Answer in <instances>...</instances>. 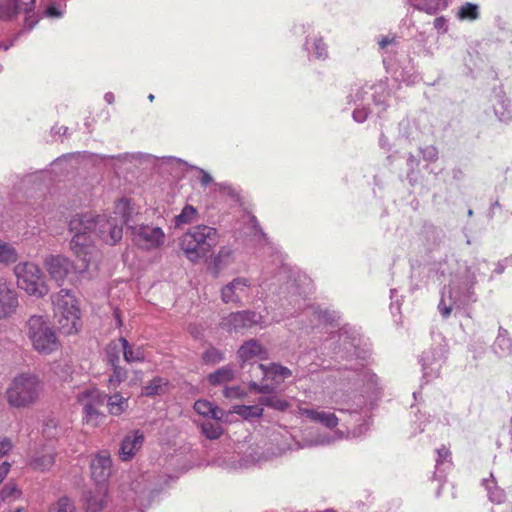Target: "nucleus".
<instances>
[{
	"mask_svg": "<svg viewBox=\"0 0 512 512\" xmlns=\"http://www.w3.org/2000/svg\"><path fill=\"white\" fill-rule=\"evenodd\" d=\"M131 222V208L127 199L116 202L114 216L95 215L87 212L74 216L69 222L70 232L73 233L70 248L82 264L79 271L88 268L94 251L96 239L109 245H115L122 239L123 225Z\"/></svg>",
	"mask_w": 512,
	"mask_h": 512,
	"instance_id": "obj_1",
	"label": "nucleus"
},
{
	"mask_svg": "<svg viewBox=\"0 0 512 512\" xmlns=\"http://www.w3.org/2000/svg\"><path fill=\"white\" fill-rule=\"evenodd\" d=\"M43 388V381L38 374L31 371L21 372L11 380L5 391V398L13 408H29L39 400Z\"/></svg>",
	"mask_w": 512,
	"mask_h": 512,
	"instance_id": "obj_2",
	"label": "nucleus"
},
{
	"mask_svg": "<svg viewBox=\"0 0 512 512\" xmlns=\"http://www.w3.org/2000/svg\"><path fill=\"white\" fill-rule=\"evenodd\" d=\"M53 317L59 330L66 335L77 334L81 327V310L71 290L61 289L51 295Z\"/></svg>",
	"mask_w": 512,
	"mask_h": 512,
	"instance_id": "obj_3",
	"label": "nucleus"
},
{
	"mask_svg": "<svg viewBox=\"0 0 512 512\" xmlns=\"http://www.w3.org/2000/svg\"><path fill=\"white\" fill-rule=\"evenodd\" d=\"M24 334L33 349L41 355H50L61 346L55 330L48 319L42 315H32L28 318L24 326Z\"/></svg>",
	"mask_w": 512,
	"mask_h": 512,
	"instance_id": "obj_4",
	"label": "nucleus"
},
{
	"mask_svg": "<svg viewBox=\"0 0 512 512\" xmlns=\"http://www.w3.org/2000/svg\"><path fill=\"white\" fill-rule=\"evenodd\" d=\"M217 242L215 228L199 225L191 228L181 237L180 246L185 256L191 262L196 263L206 257Z\"/></svg>",
	"mask_w": 512,
	"mask_h": 512,
	"instance_id": "obj_5",
	"label": "nucleus"
},
{
	"mask_svg": "<svg viewBox=\"0 0 512 512\" xmlns=\"http://www.w3.org/2000/svg\"><path fill=\"white\" fill-rule=\"evenodd\" d=\"M348 398V394L341 393L339 391H334L330 396L331 403H333L336 406V410H338L341 413L348 412L355 420V423L359 421H362V423H360L357 427H351L349 424L347 425L346 433L342 431H335L332 438L317 439L315 441V445L329 444L332 441L342 439L344 437H360L367 431V423L359 413L358 407H352V405L348 403Z\"/></svg>",
	"mask_w": 512,
	"mask_h": 512,
	"instance_id": "obj_6",
	"label": "nucleus"
},
{
	"mask_svg": "<svg viewBox=\"0 0 512 512\" xmlns=\"http://www.w3.org/2000/svg\"><path fill=\"white\" fill-rule=\"evenodd\" d=\"M18 287L27 294L37 298L47 294L48 288L44 283L40 268L31 262L18 263L14 268Z\"/></svg>",
	"mask_w": 512,
	"mask_h": 512,
	"instance_id": "obj_7",
	"label": "nucleus"
},
{
	"mask_svg": "<svg viewBox=\"0 0 512 512\" xmlns=\"http://www.w3.org/2000/svg\"><path fill=\"white\" fill-rule=\"evenodd\" d=\"M127 232H130L132 241L140 248L151 250L160 247L165 240V234L159 227L150 225H127Z\"/></svg>",
	"mask_w": 512,
	"mask_h": 512,
	"instance_id": "obj_8",
	"label": "nucleus"
},
{
	"mask_svg": "<svg viewBox=\"0 0 512 512\" xmlns=\"http://www.w3.org/2000/svg\"><path fill=\"white\" fill-rule=\"evenodd\" d=\"M252 294V284L248 278L236 277L221 288V300L225 304L243 305Z\"/></svg>",
	"mask_w": 512,
	"mask_h": 512,
	"instance_id": "obj_9",
	"label": "nucleus"
},
{
	"mask_svg": "<svg viewBox=\"0 0 512 512\" xmlns=\"http://www.w3.org/2000/svg\"><path fill=\"white\" fill-rule=\"evenodd\" d=\"M36 0H1L0 17L12 19L20 13L26 15L25 28L31 30L38 22V18L33 13Z\"/></svg>",
	"mask_w": 512,
	"mask_h": 512,
	"instance_id": "obj_10",
	"label": "nucleus"
},
{
	"mask_svg": "<svg viewBox=\"0 0 512 512\" xmlns=\"http://www.w3.org/2000/svg\"><path fill=\"white\" fill-rule=\"evenodd\" d=\"M451 279L448 286H446V295H451L452 300L460 306L462 303V296L464 295L463 290L467 293L476 282V276L469 267H465L463 272H457L450 274Z\"/></svg>",
	"mask_w": 512,
	"mask_h": 512,
	"instance_id": "obj_11",
	"label": "nucleus"
},
{
	"mask_svg": "<svg viewBox=\"0 0 512 512\" xmlns=\"http://www.w3.org/2000/svg\"><path fill=\"white\" fill-rule=\"evenodd\" d=\"M445 358L446 349L445 346L440 343L425 350L420 359L424 377H437L445 362Z\"/></svg>",
	"mask_w": 512,
	"mask_h": 512,
	"instance_id": "obj_12",
	"label": "nucleus"
},
{
	"mask_svg": "<svg viewBox=\"0 0 512 512\" xmlns=\"http://www.w3.org/2000/svg\"><path fill=\"white\" fill-rule=\"evenodd\" d=\"M262 323V316L254 311H239L230 313L225 317L221 325L229 331L248 329Z\"/></svg>",
	"mask_w": 512,
	"mask_h": 512,
	"instance_id": "obj_13",
	"label": "nucleus"
},
{
	"mask_svg": "<svg viewBox=\"0 0 512 512\" xmlns=\"http://www.w3.org/2000/svg\"><path fill=\"white\" fill-rule=\"evenodd\" d=\"M237 355L242 362V366H244L245 363L251 362L252 369L258 364L256 363L257 360H265L268 358L267 350L254 339L244 342L238 349ZM253 372L256 374L255 370H253Z\"/></svg>",
	"mask_w": 512,
	"mask_h": 512,
	"instance_id": "obj_14",
	"label": "nucleus"
},
{
	"mask_svg": "<svg viewBox=\"0 0 512 512\" xmlns=\"http://www.w3.org/2000/svg\"><path fill=\"white\" fill-rule=\"evenodd\" d=\"M45 267L50 276L57 282L63 281L74 269L72 262L61 255H51L45 260Z\"/></svg>",
	"mask_w": 512,
	"mask_h": 512,
	"instance_id": "obj_15",
	"label": "nucleus"
},
{
	"mask_svg": "<svg viewBox=\"0 0 512 512\" xmlns=\"http://www.w3.org/2000/svg\"><path fill=\"white\" fill-rule=\"evenodd\" d=\"M112 462L110 453L102 450L93 458L91 462V474L97 483L105 482L111 474Z\"/></svg>",
	"mask_w": 512,
	"mask_h": 512,
	"instance_id": "obj_16",
	"label": "nucleus"
},
{
	"mask_svg": "<svg viewBox=\"0 0 512 512\" xmlns=\"http://www.w3.org/2000/svg\"><path fill=\"white\" fill-rule=\"evenodd\" d=\"M254 370L256 375L260 374L263 378L271 379L276 385L292 376V371L289 368L277 363H272L269 366L257 364L254 366Z\"/></svg>",
	"mask_w": 512,
	"mask_h": 512,
	"instance_id": "obj_17",
	"label": "nucleus"
},
{
	"mask_svg": "<svg viewBox=\"0 0 512 512\" xmlns=\"http://www.w3.org/2000/svg\"><path fill=\"white\" fill-rule=\"evenodd\" d=\"M144 442V434L139 430L133 431L128 434L122 441L119 456L123 461H128L136 454L142 447Z\"/></svg>",
	"mask_w": 512,
	"mask_h": 512,
	"instance_id": "obj_18",
	"label": "nucleus"
},
{
	"mask_svg": "<svg viewBox=\"0 0 512 512\" xmlns=\"http://www.w3.org/2000/svg\"><path fill=\"white\" fill-rule=\"evenodd\" d=\"M18 306L16 291L6 282L0 281V315L12 314Z\"/></svg>",
	"mask_w": 512,
	"mask_h": 512,
	"instance_id": "obj_19",
	"label": "nucleus"
},
{
	"mask_svg": "<svg viewBox=\"0 0 512 512\" xmlns=\"http://www.w3.org/2000/svg\"><path fill=\"white\" fill-rule=\"evenodd\" d=\"M493 354L500 358H508L512 356V338L507 329L502 326L498 329V334L491 346Z\"/></svg>",
	"mask_w": 512,
	"mask_h": 512,
	"instance_id": "obj_20",
	"label": "nucleus"
},
{
	"mask_svg": "<svg viewBox=\"0 0 512 512\" xmlns=\"http://www.w3.org/2000/svg\"><path fill=\"white\" fill-rule=\"evenodd\" d=\"M301 414L313 422L322 424L327 428H334L338 425L340 419L332 412L319 411L316 409H302Z\"/></svg>",
	"mask_w": 512,
	"mask_h": 512,
	"instance_id": "obj_21",
	"label": "nucleus"
},
{
	"mask_svg": "<svg viewBox=\"0 0 512 512\" xmlns=\"http://www.w3.org/2000/svg\"><path fill=\"white\" fill-rule=\"evenodd\" d=\"M235 261L234 250L229 246H223L220 248L218 254L213 258L211 263V269L215 276L233 264Z\"/></svg>",
	"mask_w": 512,
	"mask_h": 512,
	"instance_id": "obj_22",
	"label": "nucleus"
},
{
	"mask_svg": "<svg viewBox=\"0 0 512 512\" xmlns=\"http://www.w3.org/2000/svg\"><path fill=\"white\" fill-rule=\"evenodd\" d=\"M106 395L98 389H86L78 395V401L83 407V411L90 406L92 409L103 406Z\"/></svg>",
	"mask_w": 512,
	"mask_h": 512,
	"instance_id": "obj_23",
	"label": "nucleus"
},
{
	"mask_svg": "<svg viewBox=\"0 0 512 512\" xmlns=\"http://www.w3.org/2000/svg\"><path fill=\"white\" fill-rule=\"evenodd\" d=\"M194 410L199 415L213 420H222L225 411L207 400H197L194 403Z\"/></svg>",
	"mask_w": 512,
	"mask_h": 512,
	"instance_id": "obj_24",
	"label": "nucleus"
},
{
	"mask_svg": "<svg viewBox=\"0 0 512 512\" xmlns=\"http://www.w3.org/2000/svg\"><path fill=\"white\" fill-rule=\"evenodd\" d=\"M106 404L108 412L112 416H120L127 411L129 407L128 397H124L121 393L116 392L110 396H106Z\"/></svg>",
	"mask_w": 512,
	"mask_h": 512,
	"instance_id": "obj_25",
	"label": "nucleus"
},
{
	"mask_svg": "<svg viewBox=\"0 0 512 512\" xmlns=\"http://www.w3.org/2000/svg\"><path fill=\"white\" fill-rule=\"evenodd\" d=\"M236 371L233 365H225L207 376L208 382L213 386L222 385L234 380Z\"/></svg>",
	"mask_w": 512,
	"mask_h": 512,
	"instance_id": "obj_26",
	"label": "nucleus"
},
{
	"mask_svg": "<svg viewBox=\"0 0 512 512\" xmlns=\"http://www.w3.org/2000/svg\"><path fill=\"white\" fill-rule=\"evenodd\" d=\"M106 492L100 487L95 491H89L85 494L86 509L88 512H100L105 504Z\"/></svg>",
	"mask_w": 512,
	"mask_h": 512,
	"instance_id": "obj_27",
	"label": "nucleus"
},
{
	"mask_svg": "<svg viewBox=\"0 0 512 512\" xmlns=\"http://www.w3.org/2000/svg\"><path fill=\"white\" fill-rule=\"evenodd\" d=\"M390 97L389 91L384 84H377L373 86V94L371 98L374 105L377 107V113L380 114L386 110L388 106V99Z\"/></svg>",
	"mask_w": 512,
	"mask_h": 512,
	"instance_id": "obj_28",
	"label": "nucleus"
},
{
	"mask_svg": "<svg viewBox=\"0 0 512 512\" xmlns=\"http://www.w3.org/2000/svg\"><path fill=\"white\" fill-rule=\"evenodd\" d=\"M119 344L127 363L142 362L145 358L142 348H133L125 338L119 339Z\"/></svg>",
	"mask_w": 512,
	"mask_h": 512,
	"instance_id": "obj_29",
	"label": "nucleus"
},
{
	"mask_svg": "<svg viewBox=\"0 0 512 512\" xmlns=\"http://www.w3.org/2000/svg\"><path fill=\"white\" fill-rule=\"evenodd\" d=\"M456 17L461 21H476L480 18V6L475 3L466 2L458 8Z\"/></svg>",
	"mask_w": 512,
	"mask_h": 512,
	"instance_id": "obj_30",
	"label": "nucleus"
},
{
	"mask_svg": "<svg viewBox=\"0 0 512 512\" xmlns=\"http://www.w3.org/2000/svg\"><path fill=\"white\" fill-rule=\"evenodd\" d=\"M55 462V455L52 452L37 453L30 461V466L34 470H49Z\"/></svg>",
	"mask_w": 512,
	"mask_h": 512,
	"instance_id": "obj_31",
	"label": "nucleus"
},
{
	"mask_svg": "<svg viewBox=\"0 0 512 512\" xmlns=\"http://www.w3.org/2000/svg\"><path fill=\"white\" fill-rule=\"evenodd\" d=\"M437 459H436V471L434 473V477L438 480H441L443 476V472L451 466L450 461V451L445 446L437 449Z\"/></svg>",
	"mask_w": 512,
	"mask_h": 512,
	"instance_id": "obj_32",
	"label": "nucleus"
},
{
	"mask_svg": "<svg viewBox=\"0 0 512 512\" xmlns=\"http://www.w3.org/2000/svg\"><path fill=\"white\" fill-rule=\"evenodd\" d=\"M367 94L368 93L364 89H358L355 95V103L359 101L360 104H358L357 107L354 109L352 116L353 119L358 123L364 122L367 119L368 114L370 113L369 109L366 106H361L363 102H365V100H369L370 97H365Z\"/></svg>",
	"mask_w": 512,
	"mask_h": 512,
	"instance_id": "obj_33",
	"label": "nucleus"
},
{
	"mask_svg": "<svg viewBox=\"0 0 512 512\" xmlns=\"http://www.w3.org/2000/svg\"><path fill=\"white\" fill-rule=\"evenodd\" d=\"M483 485L487 490L490 501L495 503H502L505 500V492L497 486V483L492 474L488 479L483 480Z\"/></svg>",
	"mask_w": 512,
	"mask_h": 512,
	"instance_id": "obj_34",
	"label": "nucleus"
},
{
	"mask_svg": "<svg viewBox=\"0 0 512 512\" xmlns=\"http://www.w3.org/2000/svg\"><path fill=\"white\" fill-rule=\"evenodd\" d=\"M449 5V0H426L422 4L413 5L419 11H423L429 15H436L438 12L445 10Z\"/></svg>",
	"mask_w": 512,
	"mask_h": 512,
	"instance_id": "obj_35",
	"label": "nucleus"
},
{
	"mask_svg": "<svg viewBox=\"0 0 512 512\" xmlns=\"http://www.w3.org/2000/svg\"><path fill=\"white\" fill-rule=\"evenodd\" d=\"M306 313L312 314L317 319L318 323L333 324L339 319L338 313L329 309L310 307L307 309Z\"/></svg>",
	"mask_w": 512,
	"mask_h": 512,
	"instance_id": "obj_36",
	"label": "nucleus"
},
{
	"mask_svg": "<svg viewBox=\"0 0 512 512\" xmlns=\"http://www.w3.org/2000/svg\"><path fill=\"white\" fill-rule=\"evenodd\" d=\"M305 49L317 59H325L328 56L327 46L321 38L309 39L305 42Z\"/></svg>",
	"mask_w": 512,
	"mask_h": 512,
	"instance_id": "obj_37",
	"label": "nucleus"
},
{
	"mask_svg": "<svg viewBox=\"0 0 512 512\" xmlns=\"http://www.w3.org/2000/svg\"><path fill=\"white\" fill-rule=\"evenodd\" d=\"M459 306L452 300L451 295H446V286L441 290V297L438 304V311L442 318L448 319L454 308Z\"/></svg>",
	"mask_w": 512,
	"mask_h": 512,
	"instance_id": "obj_38",
	"label": "nucleus"
},
{
	"mask_svg": "<svg viewBox=\"0 0 512 512\" xmlns=\"http://www.w3.org/2000/svg\"><path fill=\"white\" fill-rule=\"evenodd\" d=\"M83 412V422L93 428L100 426L106 420V415L99 411L98 408L92 409L90 406H87V409Z\"/></svg>",
	"mask_w": 512,
	"mask_h": 512,
	"instance_id": "obj_39",
	"label": "nucleus"
},
{
	"mask_svg": "<svg viewBox=\"0 0 512 512\" xmlns=\"http://www.w3.org/2000/svg\"><path fill=\"white\" fill-rule=\"evenodd\" d=\"M166 385H167V381L165 379L156 377L143 387L142 395H144V396L161 395L165 392Z\"/></svg>",
	"mask_w": 512,
	"mask_h": 512,
	"instance_id": "obj_40",
	"label": "nucleus"
},
{
	"mask_svg": "<svg viewBox=\"0 0 512 512\" xmlns=\"http://www.w3.org/2000/svg\"><path fill=\"white\" fill-rule=\"evenodd\" d=\"M260 405L273 408L278 411H285L289 407V403L278 396H262L258 400Z\"/></svg>",
	"mask_w": 512,
	"mask_h": 512,
	"instance_id": "obj_41",
	"label": "nucleus"
},
{
	"mask_svg": "<svg viewBox=\"0 0 512 512\" xmlns=\"http://www.w3.org/2000/svg\"><path fill=\"white\" fill-rule=\"evenodd\" d=\"M262 405H239L234 407V412L245 419L258 418L263 413Z\"/></svg>",
	"mask_w": 512,
	"mask_h": 512,
	"instance_id": "obj_42",
	"label": "nucleus"
},
{
	"mask_svg": "<svg viewBox=\"0 0 512 512\" xmlns=\"http://www.w3.org/2000/svg\"><path fill=\"white\" fill-rule=\"evenodd\" d=\"M201 432L206 438L216 440L223 434V429L217 423L206 421L201 424Z\"/></svg>",
	"mask_w": 512,
	"mask_h": 512,
	"instance_id": "obj_43",
	"label": "nucleus"
},
{
	"mask_svg": "<svg viewBox=\"0 0 512 512\" xmlns=\"http://www.w3.org/2000/svg\"><path fill=\"white\" fill-rule=\"evenodd\" d=\"M196 214L197 210L193 206L186 205L181 213L175 217V226L180 227L181 225L191 223L195 219Z\"/></svg>",
	"mask_w": 512,
	"mask_h": 512,
	"instance_id": "obj_44",
	"label": "nucleus"
},
{
	"mask_svg": "<svg viewBox=\"0 0 512 512\" xmlns=\"http://www.w3.org/2000/svg\"><path fill=\"white\" fill-rule=\"evenodd\" d=\"M17 260L16 250L8 243L0 242V263H11Z\"/></svg>",
	"mask_w": 512,
	"mask_h": 512,
	"instance_id": "obj_45",
	"label": "nucleus"
},
{
	"mask_svg": "<svg viewBox=\"0 0 512 512\" xmlns=\"http://www.w3.org/2000/svg\"><path fill=\"white\" fill-rule=\"evenodd\" d=\"M113 373L110 375L108 383L110 388H117L127 376V372L124 368L119 365L112 366Z\"/></svg>",
	"mask_w": 512,
	"mask_h": 512,
	"instance_id": "obj_46",
	"label": "nucleus"
},
{
	"mask_svg": "<svg viewBox=\"0 0 512 512\" xmlns=\"http://www.w3.org/2000/svg\"><path fill=\"white\" fill-rule=\"evenodd\" d=\"M48 512H75V506L69 498L62 497L49 508Z\"/></svg>",
	"mask_w": 512,
	"mask_h": 512,
	"instance_id": "obj_47",
	"label": "nucleus"
},
{
	"mask_svg": "<svg viewBox=\"0 0 512 512\" xmlns=\"http://www.w3.org/2000/svg\"><path fill=\"white\" fill-rule=\"evenodd\" d=\"M203 360L208 364H216L224 360V353L214 347H210L204 352Z\"/></svg>",
	"mask_w": 512,
	"mask_h": 512,
	"instance_id": "obj_48",
	"label": "nucleus"
},
{
	"mask_svg": "<svg viewBox=\"0 0 512 512\" xmlns=\"http://www.w3.org/2000/svg\"><path fill=\"white\" fill-rule=\"evenodd\" d=\"M122 351L121 345L112 343L107 348V358L111 366L119 365L120 352Z\"/></svg>",
	"mask_w": 512,
	"mask_h": 512,
	"instance_id": "obj_49",
	"label": "nucleus"
},
{
	"mask_svg": "<svg viewBox=\"0 0 512 512\" xmlns=\"http://www.w3.org/2000/svg\"><path fill=\"white\" fill-rule=\"evenodd\" d=\"M495 114L501 122H509L512 119L508 105L504 101L500 102V109L495 107Z\"/></svg>",
	"mask_w": 512,
	"mask_h": 512,
	"instance_id": "obj_50",
	"label": "nucleus"
},
{
	"mask_svg": "<svg viewBox=\"0 0 512 512\" xmlns=\"http://www.w3.org/2000/svg\"><path fill=\"white\" fill-rule=\"evenodd\" d=\"M57 426V421L55 419H48L44 424L43 433L48 438H55L58 435Z\"/></svg>",
	"mask_w": 512,
	"mask_h": 512,
	"instance_id": "obj_51",
	"label": "nucleus"
},
{
	"mask_svg": "<svg viewBox=\"0 0 512 512\" xmlns=\"http://www.w3.org/2000/svg\"><path fill=\"white\" fill-rule=\"evenodd\" d=\"M423 159L429 162H435L438 159V150L435 146H427L421 149Z\"/></svg>",
	"mask_w": 512,
	"mask_h": 512,
	"instance_id": "obj_52",
	"label": "nucleus"
},
{
	"mask_svg": "<svg viewBox=\"0 0 512 512\" xmlns=\"http://www.w3.org/2000/svg\"><path fill=\"white\" fill-rule=\"evenodd\" d=\"M249 388H250V390L256 391L258 393H264V394H269V393L273 392V390H274V388L269 384L260 385L255 381H251L249 383Z\"/></svg>",
	"mask_w": 512,
	"mask_h": 512,
	"instance_id": "obj_53",
	"label": "nucleus"
},
{
	"mask_svg": "<svg viewBox=\"0 0 512 512\" xmlns=\"http://www.w3.org/2000/svg\"><path fill=\"white\" fill-rule=\"evenodd\" d=\"M433 25L438 32L446 33L448 30V21L444 16L435 18Z\"/></svg>",
	"mask_w": 512,
	"mask_h": 512,
	"instance_id": "obj_54",
	"label": "nucleus"
},
{
	"mask_svg": "<svg viewBox=\"0 0 512 512\" xmlns=\"http://www.w3.org/2000/svg\"><path fill=\"white\" fill-rule=\"evenodd\" d=\"M63 14L64 10L56 5H50L45 11V15L50 18H60Z\"/></svg>",
	"mask_w": 512,
	"mask_h": 512,
	"instance_id": "obj_55",
	"label": "nucleus"
},
{
	"mask_svg": "<svg viewBox=\"0 0 512 512\" xmlns=\"http://www.w3.org/2000/svg\"><path fill=\"white\" fill-rule=\"evenodd\" d=\"M3 499L9 497H16L20 495V491L16 488L15 485H7L1 491Z\"/></svg>",
	"mask_w": 512,
	"mask_h": 512,
	"instance_id": "obj_56",
	"label": "nucleus"
},
{
	"mask_svg": "<svg viewBox=\"0 0 512 512\" xmlns=\"http://www.w3.org/2000/svg\"><path fill=\"white\" fill-rule=\"evenodd\" d=\"M223 394L226 398H238L240 397L243 392L238 386L234 387H226L223 391Z\"/></svg>",
	"mask_w": 512,
	"mask_h": 512,
	"instance_id": "obj_57",
	"label": "nucleus"
},
{
	"mask_svg": "<svg viewBox=\"0 0 512 512\" xmlns=\"http://www.w3.org/2000/svg\"><path fill=\"white\" fill-rule=\"evenodd\" d=\"M12 449V442L8 437L0 439V457L6 455Z\"/></svg>",
	"mask_w": 512,
	"mask_h": 512,
	"instance_id": "obj_58",
	"label": "nucleus"
},
{
	"mask_svg": "<svg viewBox=\"0 0 512 512\" xmlns=\"http://www.w3.org/2000/svg\"><path fill=\"white\" fill-rule=\"evenodd\" d=\"M197 171L200 173V182L202 186L206 187L212 183L213 178L208 172L201 168H197Z\"/></svg>",
	"mask_w": 512,
	"mask_h": 512,
	"instance_id": "obj_59",
	"label": "nucleus"
},
{
	"mask_svg": "<svg viewBox=\"0 0 512 512\" xmlns=\"http://www.w3.org/2000/svg\"><path fill=\"white\" fill-rule=\"evenodd\" d=\"M360 376V374H358ZM362 380L367 381V383L371 386L377 385L378 378L375 374L370 373L369 371H363L361 373Z\"/></svg>",
	"mask_w": 512,
	"mask_h": 512,
	"instance_id": "obj_60",
	"label": "nucleus"
},
{
	"mask_svg": "<svg viewBox=\"0 0 512 512\" xmlns=\"http://www.w3.org/2000/svg\"><path fill=\"white\" fill-rule=\"evenodd\" d=\"M213 465L215 466H220V467H224V468H235L236 465L233 463H230V462H226L225 459H216L213 461Z\"/></svg>",
	"mask_w": 512,
	"mask_h": 512,
	"instance_id": "obj_61",
	"label": "nucleus"
},
{
	"mask_svg": "<svg viewBox=\"0 0 512 512\" xmlns=\"http://www.w3.org/2000/svg\"><path fill=\"white\" fill-rule=\"evenodd\" d=\"M9 470L10 464L8 462H4L2 465H0V483L3 481Z\"/></svg>",
	"mask_w": 512,
	"mask_h": 512,
	"instance_id": "obj_62",
	"label": "nucleus"
},
{
	"mask_svg": "<svg viewBox=\"0 0 512 512\" xmlns=\"http://www.w3.org/2000/svg\"><path fill=\"white\" fill-rule=\"evenodd\" d=\"M507 263H508V260H507V259H505V260H503V261H499V262L497 263L496 267H495L494 272H495L496 274H502V273L504 272L505 268H506V264H507Z\"/></svg>",
	"mask_w": 512,
	"mask_h": 512,
	"instance_id": "obj_63",
	"label": "nucleus"
},
{
	"mask_svg": "<svg viewBox=\"0 0 512 512\" xmlns=\"http://www.w3.org/2000/svg\"><path fill=\"white\" fill-rule=\"evenodd\" d=\"M394 41V38L383 37L379 40L378 44L380 48L384 49Z\"/></svg>",
	"mask_w": 512,
	"mask_h": 512,
	"instance_id": "obj_64",
	"label": "nucleus"
}]
</instances>
